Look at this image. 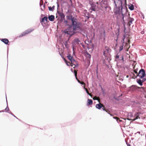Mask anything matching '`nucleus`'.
<instances>
[{"mask_svg": "<svg viewBox=\"0 0 146 146\" xmlns=\"http://www.w3.org/2000/svg\"><path fill=\"white\" fill-rule=\"evenodd\" d=\"M80 84H83V85H84L85 84L84 83V82H83L80 83Z\"/></svg>", "mask_w": 146, "mask_h": 146, "instance_id": "nucleus-44", "label": "nucleus"}, {"mask_svg": "<svg viewBox=\"0 0 146 146\" xmlns=\"http://www.w3.org/2000/svg\"><path fill=\"white\" fill-rule=\"evenodd\" d=\"M48 8L49 10L50 11H53L54 10L52 9V8L51 7L49 6L48 7Z\"/></svg>", "mask_w": 146, "mask_h": 146, "instance_id": "nucleus-27", "label": "nucleus"}, {"mask_svg": "<svg viewBox=\"0 0 146 146\" xmlns=\"http://www.w3.org/2000/svg\"><path fill=\"white\" fill-rule=\"evenodd\" d=\"M137 83L141 86H142L143 85L141 79H137Z\"/></svg>", "mask_w": 146, "mask_h": 146, "instance_id": "nucleus-17", "label": "nucleus"}, {"mask_svg": "<svg viewBox=\"0 0 146 146\" xmlns=\"http://www.w3.org/2000/svg\"><path fill=\"white\" fill-rule=\"evenodd\" d=\"M88 19L89 18V17H88Z\"/></svg>", "mask_w": 146, "mask_h": 146, "instance_id": "nucleus-57", "label": "nucleus"}, {"mask_svg": "<svg viewBox=\"0 0 146 146\" xmlns=\"http://www.w3.org/2000/svg\"><path fill=\"white\" fill-rule=\"evenodd\" d=\"M102 94H103L104 96H105V95L106 94V93L105 92L104 90V89H103L102 88Z\"/></svg>", "mask_w": 146, "mask_h": 146, "instance_id": "nucleus-26", "label": "nucleus"}, {"mask_svg": "<svg viewBox=\"0 0 146 146\" xmlns=\"http://www.w3.org/2000/svg\"><path fill=\"white\" fill-rule=\"evenodd\" d=\"M85 56L88 62H90V60L91 58V55L88 52H87L85 54Z\"/></svg>", "mask_w": 146, "mask_h": 146, "instance_id": "nucleus-9", "label": "nucleus"}, {"mask_svg": "<svg viewBox=\"0 0 146 146\" xmlns=\"http://www.w3.org/2000/svg\"><path fill=\"white\" fill-rule=\"evenodd\" d=\"M115 58L116 59H118L119 58V56L117 54L116 55Z\"/></svg>", "mask_w": 146, "mask_h": 146, "instance_id": "nucleus-29", "label": "nucleus"}, {"mask_svg": "<svg viewBox=\"0 0 146 146\" xmlns=\"http://www.w3.org/2000/svg\"><path fill=\"white\" fill-rule=\"evenodd\" d=\"M115 119H116V120H117V122H118V121H121L119 118H117V117L115 118Z\"/></svg>", "mask_w": 146, "mask_h": 146, "instance_id": "nucleus-33", "label": "nucleus"}, {"mask_svg": "<svg viewBox=\"0 0 146 146\" xmlns=\"http://www.w3.org/2000/svg\"><path fill=\"white\" fill-rule=\"evenodd\" d=\"M115 7L114 9V12L115 14L120 15L121 14V7H117L115 1H114Z\"/></svg>", "mask_w": 146, "mask_h": 146, "instance_id": "nucleus-4", "label": "nucleus"}, {"mask_svg": "<svg viewBox=\"0 0 146 146\" xmlns=\"http://www.w3.org/2000/svg\"><path fill=\"white\" fill-rule=\"evenodd\" d=\"M129 9L131 10H133L134 9V6L132 5H129Z\"/></svg>", "mask_w": 146, "mask_h": 146, "instance_id": "nucleus-21", "label": "nucleus"}, {"mask_svg": "<svg viewBox=\"0 0 146 146\" xmlns=\"http://www.w3.org/2000/svg\"><path fill=\"white\" fill-rule=\"evenodd\" d=\"M58 13L60 15L61 18H63L64 19L65 15L62 13H60L59 11H57Z\"/></svg>", "mask_w": 146, "mask_h": 146, "instance_id": "nucleus-13", "label": "nucleus"}, {"mask_svg": "<svg viewBox=\"0 0 146 146\" xmlns=\"http://www.w3.org/2000/svg\"><path fill=\"white\" fill-rule=\"evenodd\" d=\"M1 41L6 44H7L9 42L8 40L6 38L2 39Z\"/></svg>", "mask_w": 146, "mask_h": 146, "instance_id": "nucleus-15", "label": "nucleus"}, {"mask_svg": "<svg viewBox=\"0 0 146 146\" xmlns=\"http://www.w3.org/2000/svg\"><path fill=\"white\" fill-rule=\"evenodd\" d=\"M77 19L72 20V27L73 31H74L76 30L81 31V29L80 26V23L79 22L76 21Z\"/></svg>", "mask_w": 146, "mask_h": 146, "instance_id": "nucleus-1", "label": "nucleus"}, {"mask_svg": "<svg viewBox=\"0 0 146 146\" xmlns=\"http://www.w3.org/2000/svg\"><path fill=\"white\" fill-rule=\"evenodd\" d=\"M139 113H137L135 115V117H136V118L135 119H133V120H135L136 119H137L138 118H139Z\"/></svg>", "mask_w": 146, "mask_h": 146, "instance_id": "nucleus-19", "label": "nucleus"}, {"mask_svg": "<svg viewBox=\"0 0 146 146\" xmlns=\"http://www.w3.org/2000/svg\"><path fill=\"white\" fill-rule=\"evenodd\" d=\"M48 18L49 20L51 21H54V16L52 15L49 16Z\"/></svg>", "mask_w": 146, "mask_h": 146, "instance_id": "nucleus-11", "label": "nucleus"}, {"mask_svg": "<svg viewBox=\"0 0 146 146\" xmlns=\"http://www.w3.org/2000/svg\"><path fill=\"white\" fill-rule=\"evenodd\" d=\"M59 53H60L59 52ZM60 54V56H61V55Z\"/></svg>", "mask_w": 146, "mask_h": 146, "instance_id": "nucleus-58", "label": "nucleus"}, {"mask_svg": "<svg viewBox=\"0 0 146 146\" xmlns=\"http://www.w3.org/2000/svg\"><path fill=\"white\" fill-rule=\"evenodd\" d=\"M91 10H92L93 11H95V8H94V7H92L91 8Z\"/></svg>", "mask_w": 146, "mask_h": 146, "instance_id": "nucleus-31", "label": "nucleus"}, {"mask_svg": "<svg viewBox=\"0 0 146 146\" xmlns=\"http://www.w3.org/2000/svg\"><path fill=\"white\" fill-rule=\"evenodd\" d=\"M70 29H71V27H70L69 29L65 30L64 32L66 34L69 35L70 36H71L72 34L71 33L72 32L70 31Z\"/></svg>", "mask_w": 146, "mask_h": 146, "instance_id": "nucleus-8", "label": "nucleus"}, {"mask_svg": "<svg viewBox=\"0 0 146 146\" xmlns=\"http://www.w3.org/2000/svg\"><path fill=\"white\" fill-rule=\"evenodd\" d=\"M84 88L85 89V90H86V93L88 94H89V93L88 90H87V89H86V88H85L84 87Z\"/></svg>", "mask_w": 146, "mask_h": 146, "instance_id": "nucleus-34", "label": "nucleus"}, {"mask_svg": "<svg viewBox=\"0 0 146 146\" xmlns=\"http://www.w3.org/2000/svg\"><path fill=\"white\" fill-rule=\"evenodd\" d=\"M105 7V8L106 9V8H107V6H106V7Z\"/></svg>", "mask_w": 146, "mask_h": 146, "instance_id": "nucleus-54", "label": "nucleus"}, {"mask_svg": "<svg viewBox=\"0 0 146 146\" xmlns=\"http://www.w3.org/2000/svg\"><path fill=\"white\" fill-rule=\"evenodd\" d=\"M105 3H106V1H104V2H103V3L104 4H105Z\"/></svg>", "mask_w": 146, "mask_h": 146, "instance_id": "nucleus-46", "label": "nucleus"}, {"mask_svg": "<svg viewBox=\"0 0 146 146\" xmlns=\"http://www.w3.org/2000/svg\"><path fill=\"white\" fill-rule=\"evenodd\" d=\"M120 60H122L123 61V56H122V57L121 58V59H120Z\"/></svg>", "mask_w": 146, "mask_h": 146, "instance_id": "nucleus-43", "label": "nucleus"}, {"mask_svg": "<svg viewBox=\"0 0 146 146\" xmlns=\"http://www.w3.org/2000/svg\"><path fill=\"white\" fill-rule=\"evenodd\" d=\"M125 38V35L124 36H123V43H124V39Z\"/></svg>", "mask_w": 146, "mask_h": 146, "instance_id": "nucleus-32", "label": "nucleus"}, {"mask_svg": "<svg viewBox=\"0 0 146 146\" xmlns=\"http://www.w3.org/2000/svg\"><path fill=\"white\" fill-rule=\"evenodd\" d=\"M96 108L98 109H100L102 107H103V106L101 104L99 103V104H96Z\"/></svg>", "mask_w": 146, "mask_h": 146, "instance_id": "nucleus-14", "label": "nucleus"}, {"mask_svg": "<svg viewBox=\"0 0 146 146\" xmlns=\"http://www.w3.org/2000/svg\"><path fill=\"white\" fill-rule=\"evenodd\" d=\"M102 109L104 111H105V109L104 108H102Z\"/></svg>", "mask_w": 146, "mask_h": 146, "instance_id": "nucleus-47", "label": "nucleus"}, {"mask_svg": "<svg viewBox=\"0 0 146 146\" xmlns=\"http://www.w3.org/2000/svg\"><path fill=\"white\" fill-rule=\"evenodd\" d=\"M133 71H134V72L136 74H137H137H138L137 73V72L136 71H135V70H133Z\"/></svg>", "mask_w": 146, "mask_h": 146, "instance_id": "nucleus-37", "label": "nucleus"}, {"mask_svg": "<svg viewBox=\"0 0 146 146\" xmlns=\"http://www.w3.org/2000/svg\"><path fill=\"white\" fill-rule=\"evenodd\" d=\"M142 80H141L142 81V82H145L146 80V78H142Z\"/></svg>", "mask_w": 146, "mask_h": 146, "instance_id": "nucleus-30", "label": "nucleus"}, {"mask_svg": "<svg viewBox=\"0 0 146 146\" xmlns=\"http://www.w3.org/2000/svg\"><path fill=\"white\" fill-rule=\"evenodd\" d=\"M7 54H8V51H7Z\"/></svg>", "mask_w": 146, "mask_h": 146, "instance_id": "nucleus-56", "label": "nucleus"}, {"mask_svg": "<svg viewBox=\"0 0 146 146\" xmlns=\"http://www.w3.org/2000/svg\"><path fill=\"white\" fill-rule=\"evenodd\" d=\"M129 20L128 24L129 26H130L132 23L134 21V20L133 18L129 17Z\"/></svg>", "mask_w": 146, "mask_h": 146, "instance_id": "nucleus-12", "label": "nucleus"}, {"mask_svg": "<svg viewBox=\"0 0 146 146\" xmlns=\"http://www.w3.org/2000/svg\"><path fill=\"white\" fill-rule=\"evenodd\" d=\"M121 4V14L122 15V23L124 24L125 23V20H124V18L125 17V14L127 12V8L126 7L123 8L122 6V1L121 0H119Z\"/></svg>", "mask_w": 146, "mask_h": 146, "instance_id": "nucleus-2", "label": "nucleus"}, {"mask_svg": "<svg viewBox=\"0 0 146 146\" xmlns=\"http://www.w3.org/2000/svg\"><path fill=\"white\" fill-rule=\"evenodd\" d=\"M133 74L135 76V78H136V77H135V74Z\"/></svg>", "mask_w": 146, "mask_h": 146, "instance_id": "nucleus-53", "label": "nucleus"}, {"mask_svg": "<svg viewBox=\"0 0 146 146\" xmlns=\"http://www.w3.org/2000/svg\"><path fill=\"white\" fill-rule=\"evenodd\" d=\"M67 57L68 59L71 62V65L72 66L73 65H74L75 67L78 66V64H76V65H75L76 62L70 54H68L67 56Z\"/></svg>", "mask_w": 146, "mask_h": 146, "instance_id": "nucleus-3", "label": "nucleus"}, {"mask_svg": "<svg viewBox=\"0 0 146 146\" xmlns=\"http://www.w3.org/2000/svg\"><path fill=\"white\" fill-rule=\"evenodd\" d=\"M88 102L87 103V105H91L93 103V101L91 99H88Z\"/></svg>", "mask_w": 146, "mask_h": 146, "instance_id": "nucleus-16", "label": "nucleus"}, {"mask_svg": "<svg viewBox=\"0 0 146 146\" xmlns=\"http://www.w3.org/2000/svg\"><path fill=\"white\" fill-rule=\"evenodd\" d=\"M6 99H7V97H6ZM6 101H7V99H6ZM5 112H8H8H9V111H9V108L8 107V106L7 105V107L5 109Z\"/></svg>", "mask_w": 146, "mask_h": 146, "instance_id": "nucleus-22", "label": "nucleus"}, {"mask_svg": "<svg viewBox=\"0 0 146 146\" xmlns=\"http://www.w3.org/2000/svg\"><path fill=\"white\" fill-rule=\"evenodd\" d=\"M80 41L78 38H75L72 41V44L73 46L78 45L80 43Z\"/></svg>", "mask_w": 146, "mask_h": 146, "instance_id": "nucleus-7", "label": "nucleus"}, {"mask_svg": "<svg viewBox=\"0 0 146 146\" xmlns=\"http://www.w3.org/2000/svg\"><path fill=\"white\" fill-rule=\"evenodd\" d=\"M4 111V110H2L1 111H0V113L1 112H3Z\"/></svg>", "mask_w": 146, "mask_h": 146, "instance_id": "nucleus-45", "label": "nucleus"}, {"mask_svg": "<svg viewBox=\"0 0 146 146\" xmlns=\"http://www.w3.org/2000/svg\"><path fill=\"white\" fill-rule=\"evenodd\" d=\"M63 58V59L64 60L66 64L68 66H69V64L70 63L69 62H68L67 61V60L64 58Z\"/></svg>", "mask_w": 146, "mask_h": 146, "instance_id": "nucleus-23", "label": "nucleus"}, {"mask_svg": "<svg viewBox=\"0 0 146 146\" xmlns=\"http://www.w3.org/2000/svg\"><path fill=\"white\" fill-rule=\"evenodd\" d=\"M64 22L66 24H67L68 23V21L66 20H65Z\"/></svg>", "mask_w": 146, "mask_h": 146, "instance_id": "nucleus-41", "label": "nucleus"}, {"mask_svg": "<svg viewBox=\"0 0 146 146\" xmlns=\"http://www.w3.org/2000/svg\"><path fill=\"white\" fill-rule=\"evenodd\" d=\"M144 33V31H141V34H143Z\"/></svg>", "mask_w": 146, "mask_h": 146, "instance_id": "nucleus-42", "label": "nucleus"}, {"mask_svg": "<svg viewBox=\"0 0 146 146\" xmlns=\"http://www.w3.org/2000/svg\"><path fill=\"white\" fill-rule=\"evenodd\" d=\"M137 133H138L140 134V132H139V131H138V132H137Z\"/></svg>", "mask_w": 146, "mask_h": 146, "instance_id": "nucleus-50", "label": "nucleus"}, {"mask_svg": "<svg viewBox=\"0 0 146 146\" xmlns=\"http://www.w3.org/2000/svg\"><path fill=\"white\" fill-rule=\"evenodd\" d=\"M43 7H44H44H45V5H44Z\"/></svg>", "mask_w": 146, "mask_h": 146, "instance_id": "nucleus-55", "label": "nucleus"}, {"mask_svg": "<svg viewBox=\"0 0 146 146\" xmlns=\"http://www.w3.org/2000/svg\"><path fill=\"white\" fill-rule=\"evenodd\" d=\"M71 71H72V72H73V69H72V68H71Z\"/></svg>", "mask_w": 146, "mask_h": 146, "instance_id": "nucleus-48", "label": "nucleus"}, {"mask_svg": "<svg viewBox=\"0 0 146 146\" xmlns=\"http://www.w3.org/2000/svg\"><path fill=\"white\" fill-rule=\"evenodd\" d=\"M145 70L143 69H141L139 71L137 76H138L141 78H142L145 76Z\"/></svg>", "mask_w": 146, "mask_h": 146, "instance_id": "nucleus-5", "label": "nucleus"}, {"mask_svg": "<svg viewBox=\"0 0 146 146\" xmlns=\"http://www.w3.org/2000/svg\"><path fill=\"white\" fill-rule=\"evenodd\" d=\"M41 1H42V0H40V4H39L40 6H41L42 4H42L41 3Z\"/></svg>", "mask_w": 146, "mask_h": 146, "instance_id": "nucleus-35", "label": "nucleus"}, {"mask_svg": "<svg viewBox=\"0 0 146 146\" xmlns=\"http://www.w3.org/2000/svg\"><path fill=\"white\" fill-rule=\"evenodd\" d=\"M55 7V6H54V5H53V6H52V9H53V10H54V9Z\"/></svg>", "mask_w": 146, "mask_h": 146, "instance_id": "nucleus-39", "label": "nucleus"}, {"mask_svg": "<svg viewBox=\"0 0 146 146\" xmlns=\"http://www.w3.org/2000/svg\"><path fill=\"white\" fill-rule=\"evenodd\" d=\"M105 52H106L105 51H104V52H103V55H104V56H106V55Z\"/></svg>", "mask_w": 146, "mask_h": 146, "instance_id": "nucleus-38", "label": "nucleus"}, {"mask_svg": "<svg viewBox=\"0 0 146 146\" xmlns=\"http://www.w3.org/2000/svg\"><path fill=\"white\" fill-rule=\"evenodd\" d=\"M8 113H9L10 114H11L12 115H13V116L14 117H15V118H16L17 119H18V118L16 117L15 115H14L11 112V111H10V112H8Z\"/></svg>", "mask_w": 146, "mask_h": 146, "instance_id": "nucleus-28", "label": "nucleus"}, {"mask_svg": "<svg viewBox=\"0 0 146 146\" xmlns=\"http://www.w3.org/2000/svg\"><path fill=\"white\" fill-rule=\"evenodd\" d=\"M66 17L67 19L69 20H71L72 22V20L74 21V20H76V19L74 17H72V15L66 16Z\"/></svg>", "mask_w": 146, "mask_h": 146, "instance_id": "nucleus-10", "label": "nucleus"}, {"mask_svg": "<svg viewBox=\"0 0 146 146\" xmlns=\"http://www.w3.org/2000/svg\"><path fill=\"white\" fill-rule=\"evenodd\" d=\"M133 117L132 114L130 112L128 114V120H130V119H129V118H131V117Z\"/></svg>", "mask_w": 146, "mask_h": 146, "instance_id": "nucleus-18", "label": "nucleus"}, {"mask_svg": "<svg viewBox=\"0 0 146 146\" xmlns=\"http://www.w3.org/2000/svg\"><path fill=\"white\" fill-rule=\"evenodd\" d=\"M77 81H78V82H79V83H81L80 81L79 80H78Z\"/></svg>", "mask_w": 146, "mask_h": 146, "instance_id": "nucleus-49", "label": "nucleus"}, {"mask_svg": "<svg viewBox=\"0 0 146 146\" xmlns=\"http://www.w3.org/2000/svg\"><path fill=\"white\" fill-rule=\"evenodd\" d=\"M47 17H44L42 19L41 21V22H44V20H45L46 21H47Z\"/></svg>", "mask_w": 146, "mask_h": 146, "instance_id": "nucleus-20", "label": "nucleus"}, {"mask_svg": "<svg viewBox=\"0 0 146 146\" xmlns=\"http://www.w3.org/2000/svg\"><path fill=\"white\" fill-rule=\"evenodd\" d=\"M127 146H130L131 145L130 144H129L128 145H127Z\"/></svg>", "mask_w": 146, "mask_h": 146, "instance_id": "nucleus-51", "label": "nucleus"}, {"mask_svg": "<svg viewBox=\"0 0 146 146\" xmlns=\"http://www.w3.org/2000/svg\"><path fill=\"white\" fill-rule=\"evenodd\" d=\"M73 55H74L75 54V51H74V48H73Z\"/></svg>", "mask_w": 146, "mask_h": 146, "instance_id": "nucleus-36", "label": "nucleus"}, {"mask_svg": "<svg viewBox=\"0 0 146 146\" xmlns=\"http://www.w3.org/2000/svg\"><path fill=\"white\" fill-rule=\"evenodd\" d=\"M57 3V7H59V5H58V2Z\"/></svg>", "mask_w": 146, "mask_h": 146, "instance_id": "nucleus-52", "label": "nucleus"}, {"mask_svg": "<svg viewBox=\"0 0 146 146\" xmlns=\"http://www.w3.org/2000/svg\"><path fill=\"white\" fill-rule=\"evenodd\" d=\"M80 44L84 48V45L83 44L81 43Z\"/></svg>", "mask_w": 146, "mask_h": 146, "instance_id": "nucleus-40", "label": "nucleus"}, {"mask_svg": "<svg viewBox=\"0 0 146 146\" xmlns=\"http://www.w3.org/2000/svg\"><path fill=\"white\" fill-rule=\"evenodd\" d=\"M74 74L75 76L76 77V79L77 80H78V78H77L76 77V76H77V72L75 70H74Z\"/></svg>", "mask_w": 146, "mask_h": 146, "instance_id": "nucleus-24", "label": "nucleus"}, {"mask_svg": "<svg viewBox=\"0 0 146 146\" xmlns=\"http://www.w3.org/2000/svg\"><path fill=\"white\" fill-rule=\"evenodd\" d=\"M123 44L121 46L119 47V51L120 52L121 50H122L123 48Z\"/></svg>", "mask_w": 146, "mask_h": 146, "instance_id": "nucleus-25", "label": "nucleus"}, {"mask_svg": "<svg viewBox=\"0 0 146 146\" xmlns=\"http://www.w3.org/2000/svg\"><path fill=\"white\" fill-rule=\"evenodd\" d=\"M34 30L33 29H29L23 32L21 35L19 36V37H20L22 36H25L26 35L28 34L29 33H31V32Z\"/></svg>", "mask_w": 146, "mask_h": 146, "instance_id": "nucleus-6", "label": "nucleus"}]
</instances>
